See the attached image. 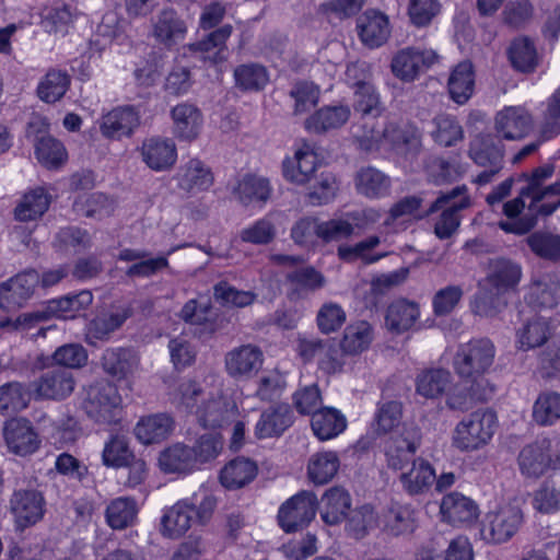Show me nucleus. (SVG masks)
I'll return each mask as SVG.
<instances>
[{
    "instance_id": "nucleus-1",
    "label": "nucleus",
    "mask_w": 560,
    "mask_h": 560,
    "mask_svg": "<svg viewBox=\"0 0 560 560\" xmlns=\"http://www.w3.org/2000/svg\"><path fill=\"white\" fill-rule=\"evenodd\" d=\"M555 173L553 164H545L533 170L530 175L526 173L517 177V182H525L522 195H532V201L527 211L516 221H500L499 228L505 233L515 235L528 234L538 223V218L551 215L560 207V179L544 186V182Z\"/></svg>"
},
{
    "instance_id": "nucleus-2",
    "label": "nucleus",
    "mask_w": 560,
    "mask_h": 560,
    "mask_svg": "<svg viewBox=\"0 0 560 560\" xmlns=\"http://www.w3.org/2000/svg\"><path fill=\"white\" fill-rule=\"evenodd\" d=\"M522 279L520 264L508 259L497 258L489 262L486 278L479 282V290L474 302V312L477 315L491 317L501 307V295L514 290Z\"/></svg>"
},
{
    "instance_id": "nucleus-3",
    "label": "nucleus",
    "mask_w": 560,
    "mask_h": 560,
    "mask_svg": "<svg viewBox=\"0 0 560 560\" xmlns=\"http://www.w3.org/2000/svg\"><path fill=\"white\" fill-rule=\"evenodd\" d=\"M495 352L489 338H474L459 345L453 358L455 374L464 382L489 383L485 375L494 363Z\"/></svg>"
},
{
    "instance_id": "nucleus-4",
    "label": "nucleus",
    "mask_w": 560,
    "mask_h": 560,
    "mask_svg": "<svg viewBox=\"0 0 560 560\" xmlns=\"http://www.w3.org/2000/svg\"><path fill=\"white\" fill-rule=\"evenodd\" d=\"M470 205L471 200L465 185L440 192L424 213L425 217H429L438 211H442L434 224L435 236L439 240H448L455 235L462 221L459 212L469 208Z\"/></svg>"
},
{
    "instance_id": "nucleus-5",
    "label": "nucleus",
    "mask_w": 560,
    "mask_h": 560,
    "mask_svg": "<svg viewBox=\"0 0 560 560\" xmlns=\"http://www.w3.org/2000/svg\"><path fill=\"white\" fill-rule=\"evenodd\" d=\"M498 427V418L490 409H479L457 423L454 445L460 451H475L490 442Z\"/></svg>"
},
{
    "instance_id": "nucleus-6",
    "label": "nucleus",
    "mask_w": 560,
    "mask_h": 560,
    "mask_svg": "<svg viewBox=\"0 0 560 560\" xmlns=\"http://www.w3.org/2000/svg\"><path fill=\"white\" fill-rule=\"evenodd\" d=\"M82 408L97 423L110 424L119 420L121 397L115 384L100 381L85 389Z\"/></svg>"
},
{
    "instance_id": "nucleus-7",
    "label": "nucleus",
    "mask_w": 560,
    "mask_h": 560,
    "mask_svg": "<svg viewBox=\"0 0 560 560\" xmlns=\"http://www.w3.org/2000/svg\"><path fill=\"white\" fill-rule=\"evenodd\" d=\"M468 155L478 166L485 168L475 179L478 185L490 183L503 168L504 148L491 133L477 135L469 143Z\"/></svg>"
},
{
    "instance_id": "nucleus-8",
    "label": "nucleus",
    "mask_w": 560,
    "mask_h": 560,
    "mask_svg": "<svg viewBox=\"0 0 560 560\" xmlns=\"http://www.w3.org/2000/svg\"><path fill=\"white\" fill-rule=\"evenodd\" d=\"M317 497L312 491H300L288 499L279 509L278 523L285 533H294L306 527L315 517Z\"/></svg>"
},
{
    "instance_id": "nucleus-9",
    "label": "nucleus",
    "mask_w": 560,
    "mask_h": 560,
    "mask_svg": "<svg viewBox=\"0 0 560 560\" xmlns=\"http://www.w3.org/2000/svg\"><path fill=\"white\" fill-rule=\"evenodd\" d=\"M33 386L38 399L63 400L73 393L75 380L71 371L43 360L40 374Z\"/></svg>"
},
{
    "instance_id": "nucleus-10",
    "label": "nucleus",
    "mask_w": 560,
    "mask_h": 560,
    "mask_svg": "<svg viewBox=\"0 0 560 560\" xmlns=\"http://www.w3.org/2000/svg\"><path fill=\"white\" fill-rule=\"evenodd\" d=\"M524 522V514L520 506L506 504L498 511L486 514L481 526L483 539L493 544L510 540Z\"/></svg>"
},
{
    "instance_id": "nucleus-11",
    "label": "nucleus",
    "mask_w": 560,
    "mask_h": 560,
    "mask_svg": "<svg viewBox=\"0 0 560 560\" xmlns=\"http://www.w3.org/2000/svg\"><path fill=\"white\" fill-rule=\"evenodd\" d=\"M9 511L18 529L23 530L38 523L46 512L42 491L33 488L15 489L9 499Z\"/></svg>"
},
{
    "instance_id": "nucleus-12",
    "label": "nucleus",
    "mask_w": 560,
    "mask_h": 560,
    "mask_svg": "<svg viewBox=\"0 0 560 560\" xmlns=\"http://www.w3.org/2000/svg\"><path fill=\"white\" fill-rule=\"evenodd\" d=\"M40 282L35 269L24 270L0 284V307L5 311L22 307L33 298Z\"/></svg>"
},
{
    "instance_id": "nucleus-13",
    "label": "nucleus",
    "mask_w": 560,
    "mask_h": 560,
    "mask_svg": "<svg viewBox=\"0 0 560 560\" xmlns=\"http://www.w3.org/2000/svg\"><path fill=\"white\" fill-rule=\"evenodd\" d=\"M439 59L432 49L407 47L399 50L392 60V72L404 82L415 81Z\"/></svg>"
},
{
    "instance_id": "nucleus-14",
    "label": "nucleus",
    "mask_w": 560,
    "mask_h": 560,
    "mask_svg": "<svg viewBox=\"0 0 560 560\" xmlns=\"http://www.w3.org/2000/svg\"><path fill=\"white\" fill-rule=\"evenodd\" d=\"M264 353L258 346L243 345L225 354V370L233 378H249L261 368Z\"/></svg>"
},
{
    "instance_id": "nucleus-15",
    "label": "nucleus",
    "mask_w": 560,
    "mask_h": 560,
    "mask_svg": "<svg viewBox=\"0 0 560 560\" xmlns=\"http://www.w3.org/2000/svg\"><path fill=\"white\" fill-rule=\"evenodd\" d=\"M26 137L28 139L32 138L35 155L38 162L46 168H58L66 162L67 151L63 144L51 136L46 135L40 128H37V122L28 124Z\"/></svg>"
},
{
    "instance_id": "nucleus-16",
    "label": "nucleus",
    "mask_w": 560,
    "mask_h": 560,
    "mask_svg": "<svg viewBox=\"0 0 560 560\" xmlns=\"http://www.w3.org/2000/svg\"><path fill=\"white\" fill-rule=\"evenodd\" d=\"M532 128V115L521 106L504 107L494 118V129L505 140H521L530 132Z\"/></svg>"
},
{
    "instance_id": "nucleus-17",
    "label": "nucleus",
    "mask_w": 560,
    "mask_h": 560,
    "mask_svg": "<svg viewBox=\"0 0 560 560\" xmlns=\"http://www.w3.org/2000/svg\"><path fill=\"white\" fill-rule=\"evenodd\" d=\"M117 259L133 262L125 271V275L130 279L150 278L168 268L166 256L152 257L145 249L122 248L119 250Z\"/></svg>"
},
{
    "instance_id": "nucleus-18",
    "label": "nucleus",
    "mask_w": 560,
    "mask_h": 560,
    "mask_svg": "<svg viewBox=\"0 0 560 560\" xmlns=\"http://www.w3.org/2000/svg\"><path fill=\"white\" fill-rule=\"evenodd\" d=\"M521 472L527 478H539L552 465L551 441L537 440L525 445L517 457Z\"/></svg>"
},
{
    "instance_id": "nucleus-19",
    "label": "nucleus",
    "mask_w": 560,
    "mask_h": 560,
    "mask_svg": "<svg viewBox=\"0 0 560 560\" xmlns=\"http://www.w3.org/2000/svg\"><path fill=\"white\" fill-rule=\"evenodd\" d=\"M358 35L364 46L373 49L383 46L390 36L389 20L377 10H366L357 19Z\"/></svg>"
},
{
    "instance_id": "nucleus-20",
    "label": "nucleus",
    "mask_w": 560,
    "mask_h": 560,
    "mask_svg": "<svg viewBox=\"0 0 560 560\" xmlns=\"http://www.w3.org/2000/svg\"><path fill=\"white\" fill-rule=\"evenodd\" d=\"M3 435L9 450L21 456L34 453L40 443L32 423L25 418L7 421Z\"/></svg>"
},
{
    "instance_id": "nucleus-21",
    "label": "nucleus",
    "mask_w": 560,
    "mask_h": 560,
    "mask_svg": "<svg viewBox=\"0 0 560 560\" xmlns=\"http://www.w3.org/2000/svg\"><path fill=\"white\" fill-rule=\"evenodd\" d=\"M294 422V415L288 404H278L265 409L255 425L257 439L279 438Z\"/></svg>"
},
{
    "instance_id": "nucleus-22",
    "label": "nucleus",
    "mask_w": 560,
    "mask_h": 560,
    "mask_svg": "<svg viewBox=\"0 0 560 560\" xmlns=\"http://www.w3.org/2000/svg\"><path fill=\"white\" fill-rule=\"evenodd\" d=\"M143 162L155 172L170 171L177 160V150L172 139L152 137L141 147Z\"/></svg>"
},
{
    "instance_id": "nucleus-23",
    "label": "nucleus",
    "mask_w": 560,
    "mask_h": 560,
    "mask_svg": "<svg viewBox=\"0 0 560 560\" xmlns=\"http://www.w3.org/2000/svg\"><path fill=\"white\" fill-rule=\"evenodd\" d=\"M288 284L287 296L290 301H299L322 289L326 284L325 276L312 266L299 267L285 275Z\"/></svg>"
},
{
    "instance_id": "nucleus-24",
    "label": "nucleus",
    "mask_w": 560,
    "mask_h": 560,
    "mask_svg": "<svg viewBox=\"0 0 560 560\" xmlns=\"http://www.w3.org/2000/svg\"><path fill=\"white\" fill-rule=\"evenodd\" d=\"M196 522V502L192 499L178 501L168 509L162 520V533L170 538L183 536Z\"/></svg>"
},
{
    "instance_id": "nucleus-25",
    "label": "nucleus",
    "mask_w": 560,
    "mask_h": 560,
    "mask_svg": "<svg viewBox=\"0 0 560 560\" xmlns=\"http://www.w3.org/2000/svg\"><path fill=\"white\" fill-rule=\"evenodd\" d=\"M103 371L117 381L126 380L138 369L139 357L131 348H107L101 358Z\"/></svg>"
},
{
    "instance_id": "nucleus-26",
    "label": "nucleus",
    "mask_w": 560,
    "mask_h": 560,
    "mask_svg": "<svg viewBox=\"0 0 560 560\" xmlns=\"http://www.w3.org/2000/svg\"><path fill=\"white\" fill-rule=\"evenodd\" d=\"M140 124L139 113L133 106H119L102 117L101 132L106 138L120 139L130 136Z\"/></svg>"
},
{
    "instance_id": "nucleus-27",
    "label": "nucleus",
    "mask_w": 560,
    "mask_h": 560,
    "mask_svg": "<svg viewBox=\"0 0 560 560\" xmlns=\"http://www.w3.org/2000/svg\"><path fill=\"white\" fill-rule=\"evenodd\" d=\"M469 386H454L446 396V406L456 411H467L476 402H486L492 398L494 387L490 383L468 382Z\"/></svg>"
},
{
    "instance_id": "nucleus-28",
    "label": "nucleus",
    "mask_w": 560,
    "mask_h": 560,
    "mask_svg": "<svg viewBox=\"0 0 560 560\" xmlns=\"http://www.w3.org/2000/svg\"><path fill=\"white\" fill-rule=\"evenodd\" d=\"M179 189L196 194L208 190L213 185V174L202 161L191 159L179 167L176 175Z\"/></svg>"
},
{
    "instance_id": "nucleus-29",
    "label": "nucleus",
    "mask_w": 560,
    "mask_h": 560,
    "mask_svg": "<svg viewBox=\"0 0 560 560\" xmlns=\"http://www.w3.org/2000/svg\"><path fill=\"white\" fill-rule=\"evenodd\" d=\"M420 317L419 304L407 299H397L386 308L385 326L396 335L410 330Z\"/></svg>"
},
{
    "instance_id": "nucleus-30",
    "label": "nucleus",
    "mask_w": 560,
    "mask_h": 560,
    "mask_svg": "<svg viewBox=\"0 0 560 560\" xmlns=\"http://www.w3.org/2000/svg\"><path fill=\"white\" fill-rule=\"evenodd\" d=\"M440 509L444 520L453 525L472 523L479 515L478 505L459 492L446 494Z\"/></svg>"
},
{
    "instance_id": "nucleus-31",
    "label": "nucleus",
    "mask_w": 560,
    "mask_h": 560,
    "mask_svg": "<svg viewBox=\"0 0 560 560\" xmlns=\"http://www.w3.org/2000/svg\"><path fill=\"white\" fill-rule=\"evenodd\" d=\"M187 33L185 21L173 9L162 10L153 23V36L162 45L172 47Z\"/></svg>"
},
{
    "instance_id": "nucleus-32",
    "label": "nucleus",
    "mask_w": 560,
    "mask_h": 560,
    "mask_svg": "<svg viewBox=\"0 0 560 560\" xmlns=\"http://www.w3.org/2000/svg\"><path fill=\"white\" fill-rule=\"evenodd\" d=\"M231 34L232 26L223 25L209 33L203 39L189 45V49L194 52H201L202 58L213 65L220 63L228 59L229 51L225 43Z\"/></svg>"
},
{
    "instance_id": "nucleus-33",
    "label": "nucleus",
    "mask_w": 560,
    "mask_h": 560,
    "mask_svg": "<svg viewBox=\"0 0 560 560\" xmlns=\"http://www.w3.org/2000/svg\"><path fill=\"white\" fill-rule=\"evenodd\" d=\"M317 155L312 151L298 150L294 158L282 162V174L285 179L298 185L308 184L315 177Z\"/></svg>"
},
{
    "instance_id": "nucleus-34",
    "label": "nucleus",
    "mask_w": 560,
    "mask_h": 560,
    "mask_svg": "<svg viewBox=\"0 0 560 560\" xmlns=\"http://www.w3.org/2000/svg\"><path fill=\"white\" fill-rule=\"evenodd\" d=\"M174 429V420L167 413H155L141 418L135 427L137 439L143 444L166 440Z\"/></svg>"
},
{
    "instance_id": "nucleus-35",
    "label": "nucleus",
    "mask_w": 560,
    "mask_h": 560,
    "mask_svg": "<svg viewBox=\"0 0 560 560\" xmlns=\"http://www.w3.org/2000/svg\"><path fill=\"white\" fill-rule=\"evenodd\" d=\"M258 474L255 462L245 457L230 460L220 471V482L228 490H237L250 483Z\"/></svg>"
},
{
    "instance_id": "nucleus-36",
    "label": "nucleus",
    "mask_w": 560,
    "mask_h": 560,
    "mask_svg": "<svg viewBox=\"0 0 560 560\" xmlns=\"http://www.w3.org/2000/svg\"><path fill=\"white\" fill-rule=\"evenodd\" d=\"M195 452L190 446L183 443H175L163 452L159 457L161 470L166 474H187L198 467L195 459Z\"/></svg>"
},
{
    "instance_id": "nucleus-37",
    "label": "nucleus",
    "mask_w": 560,
    "mask_h": 560,
    "mask_svg": "<svg viewBox=\"0 0 560 560\" xmlns=\"http://www.w3.org/2000/svg\"><path fill=\"white\" fill-rule=\"evenodd\" d=\"M174 121V135L185 141L196 139L202 125L201 112L192 104L182 103L171 112Z\"/></svg>"
},
{
    "instance_id": "nucleus-38",
    "label": "nucleus",
    "mask_w": 560,
    "mask_h": 560,
    "mask_svg": "<svg viewBox=\"0 0 560 560\" xmlns=\"http://www.w3.org/2000/svg\"><path fill=\"white\" fill-rule=\"evenodd\" d=\"M351 509V497L341 487H332L322 497L320 517L327 525L341 523Z\"/></svg>"
},
{
    "instance_id": "nucleus-39",
    "label": "nucleus",
    "mask_w": 560,
    "mask_h": 560,
    "mask_svg": "<svg viewBox=\"0 0 560 560\" xmlns=\"http://www.w3.org/2000/svg\"><path fill=\"white\" fill-rule=\"evenodd\" d=\"M390 178L375 167L360 168L354 176V187L359 195L378 199L389 195Z\"/></svg>"
},
{
    "instance_id": "nucleus-40",
    "label": "nucleus",
    "mask_w": 560,
    "mask_h": 560,
    "mask_svg": "<svg viewBox=\"0 0 560 560\" xmlns=\"http://www.w3.org/2000/svg\"><path fill=\"white\" fill-rule=\"evenodd\" d=\"M347 105L324 106L305 120V128L315 133L327 132L343 126L350 117Z\"/></svg>"
},
{
    "instance_id": "nucleus-41",
    "label": "nucleus",
    "mask_w": 560,
    "mask_h": 560,
    "mask_svg": "<svg viewBox=\"0 0 560 560\" xmlns=\"http://www.w3.org/2000/svg\"><path fill=\"white\" fill-rule=\"evenodd\" d=\"M311 427L314 434L320 441H327L338 436L347 428L346 417L331 407L320 408L313 412Z\"/></svg>"
},
{
    "instance_id": "nucleus-42",
    "label": "nucleus",
    "mask_w": 560,
    "mask_h": 560,
    "mask_svg": "<svg viewBox=\"0 0 560 560\" xmlns=\"http://www.w3.org/2000/svg\"><path fill=\"white\" fill-rule=\"evenodd\" d=\"M508 58L512 67L522 73H532L539 65L535 43L527 36H518L511 42Z\"/></svg>"
},
{
    "instance_id": "nucleus-43",
    "label": "nucleus",
    "mask_w": 560,
    "mask_h": 560,
    "mask_svg": "<svg viewBox=\"0 0 560 560\" xmlns=\"http://www.w3.org/2000/svg\"><path fill=\"white\" fill-rule=\"evenodd\" d=\"M447 88L451 98L459 104H465L474 94L475 72L471 62H459L451 72Z\"/></svg>"
},
{
    "instance_id": "nucleus-44",
    "label": "nucleus",
    "mask_w": 560,
    "mask_h": 560,
    "mask_svg": "<svg viewBox=\"0 0 560 560\" xmlns=\"http://www.w3.org/2000/svg\"><path fill=\"white\" fill-rule=\"evenodd\" d=\"M51 196L43 188L37 187L24 194L14 209V218L20 222L34 221L43 217L48 210Z\"/></svg>"
},
{
    "instance_id": "nucleus-45",
    "label": "nucleus",
    "mask_w": 560,
    "mask_h": 560,
    "mask_svg": "<svg viewBox=\"0 0 560 560\" xmlns=\"http://www.w3.org/2000/svg\"><path fill=\"white\" fill-rule=\"evenodd\" d=\"M560 300V281L549 277L535 280L528 288L527 303L538 310H551Z\"/></svg>"
},
{
    "instance_id": "nucleus-46",
    "label": "nucleus",
    "mask_w": 560,
    "mask_h": 560,
    "mask_svg": "<svg viewBox=\"0 0 560 560\" xmlns=\"http://www.w3.org/2000/svg\"><path fill=\"white\" fill-rule=\"evenodd\" d=\"M339 467L340 460L336 452H318L308 459L307 477L314 485L323 486L332 480Z\"/></svg>"
},
{
    "instance_id": "nucleus-47",
    "label": "nucleus",
    "mask_w": 560,
    "mask_h": 560,
    "mask_svg": "<svg viewBox=\"0 0 560 560\" xmlns=\"http://www.w3.org/2000/svg\"><path fill=\"white\" fill-rule=\"evenodd\" d=\"M399 480L407 493L416 495L429 490L435 480V471L427 460L418 458L409 471L399 476Z\"/></svg>"
},
{
    "instance_id": "nucleus-48",
    "label": "nucleus",
    "mask_w": 560,
    "mask_h": 560,
    "mask_svg": "<svg viewBox=\"0 0 560 560\" xmlns=\"http://www.w3.org/2000/svg\"><path fill=\"white\" fill-rule=\"evenodd\" d=\"M524 243L538 258L558 264L560 262V235L548 231H536L529 233Z\"/></svg>"
},
{
    "instance_id": "nucleus-49",
    "label": "nucleus",
    "mask_w": 560,
    "mask_h": 560,
    "mask_svg": "<svg viewBox=\"0 0 560 560\" xmlns=\"http://www.w3.org/2000/svg\"><path fill=\"white\" fill-rule=\"evenodd\" d=\"M428 127L433 140L443 147L455 145L464 138L462 126L455 117L448 114L436 115Z\"/></svg>"
},
{
    "instance_id": "nucleus-50",
    "label": "nucleus",
    "mask_w": 560,
    "mask_h": 560,
    "mask_svg": "<svg viewBox=\"0 0 560 560\" xmlns=\"http://www.w3.org/2000/svg\"><path fill=\"white\" fill-rule=\"evenodd\" d=\"M139 509L135 499L120 497L114 499L106 508L107 524L113 529H125L133 526Z\"/></svg>"
},
{
    "instance_id": "nucleus-51",
    "label": "nucleus",
    "mask_w": 560,
    "mask_h": 560,
    "mask_svg": "<svg viewBox=\"0 0 560 560\" xmlns=\"http://www.w3.org/2000/svg\"><path fill=\"white\" fill-rule=\"evenodd\" d=\"M233 408L223 397L208 400L196 410L197 420L203 428H221L230 421Z\"/></svg>"
},
{
    "instance_id": "nucleus-52",
    "label": "nucleus",
    "mask_w": 560,
    "mask_h": 560,
    "mask_svg": "<svg viewBox=\"0 0 560 560\" xmlns=\"http://www.w3.org/2000/svg\"><path fill=\"white\" fill-rule=\"evenodd\" d=\"M234 194L243 205L254 201L266 202L270 198L269 180L253 174H246L237 184Z\"/></svg>"
},
{
    "instance_id": "nucleus-53",
    "label": "nucleus",
    "mask_w": 560,
    "mask_h": 560,
    "mask_svg": "<svg viewBox=\"0 0 560 560\" xmlns=\"http://www.w3.org/2000/svg\"><path fill=\"white\" fill-rule=\"evenodd\" d=\"M31 394L27 387L19 382H9L0 386V415L10 416L28 406Z\"/></svg>"
},
{
    "instance_id": "nucleus-54",
    "label": "nucleus",
    "mask_w": 560,
    "mask_h": 560,
    "mask_svg": "<svg viewBox=\"0 0 560 560\" xmlns=\"http://www.w3.org/2000/svg\"><path fill=\"white\" fill-rule=\"evenodd\" d=\"M452 375L445 369H430L420 373L417 377V393L425 398L441 396L451 384Z\"/></svg>"
},
{
    "instance_id": "nucleus-55",
    "label": "nucleus",
    "mask_w": 560,
    "mask_h": 560,
    "mask_svg": "<svg viewBox=\"0 0 560 560\" xmlns=\"http://www.w3.org/2000/svg\"><path fill=\"white\" fill-rule=\"evenodd\" d=\"M384 526L394 536L411 534L417 527L415 511L408 505H392L384 515Z\"/></svg>"
},
{
    "instance_id": "nucleus-56",
    "label": "nucleus",
    "mask_w": 560,
    "mask_h": 560,
    "mask_svg": "<svg viewBox=\"0 0 560 560\" xmlns=\"http://www.w3.org/2000/svg\"><path fill=\"white\" fill-rule=\"evenodd\" d=\"M235 84L243 91L262 90L269 81L266 67L250 62L240 65L234 69Z\"/></svg>"
},
{
    "instance_id": "nucleus-57",
    "label": "nucleus",
    "mask_w": 560,
    "mask_h": 560,
    "mask_svg": "<svg viewBox=\"0 0 560 560\" xmlns=\"http://www.w3.org/2000/svg\"><path fill=\"white\" fill-rule=\"evenodd\" d=\"M48 318L43 310L22 313L16 317H5L0 319V329L11 332L26 335L34 329L44 335V328L40 324L47 322Z\"/></svg>"
},
{
    "instance_id": "nucleus-58",
    "label": "nucleus",
    "mask_w": 560,
    "mask_h": 560,
    "mask_svg": "<svg viewBox=\"0 0 560 560\" xmlns=\"http://www.w3.org/2000/svg\"><path fill=\"white\" fill-rule=\"evenodd\" d=\"M73 209L83 217L102 220L112 214L114 203L105 194L93 192L78 198L73 203Z\"/></svg>"
},
{
    "instance_id": "nucleus-59",
    "label": "nucleus",
    "mask_w": 560,
    "mask_h": 560,
    "mask_svg": "<svg viewBox=\"0 0 560 560\" xmlns=\"http://www.w3.org/2000/svg\"><path fill=\"white\" fill-rule=\"evenodd\" d=\"M548 336V322L538 315L528 318L526 324L517 330L518 343L524 350L541 346L547 341Z\"/></svg>"
},
{
    "instance_id": "nucleus-60",
    "label": "nucleus",
    "mask_w": 560,
    "mask_h": 560,
    "mask_svg": "<svg viewBox=\"0 0 560 560\" xmlns=\"http://www.w3.org/2000/svg\"><path fill=\"white\" fill-rule=\"evenodd\" d=\"M70 85V78L61 70H49L37 88V94L46 103L59 101Z\"/></svg>"
},
{
    "instance_id": "nucleus-61",
    "label": "nucleus",
    "mask_w": 560,
    "mask_h": 560,
    "mask_svg": "<svg viewBox=\"0 0 560 560\" xmlns=\"http://www.w3.org/2000/svg\"><path fill=\"white\" fill-rule=\"evenodd\" d=\"M44 360L52 365H59L71 371L85 365L88 352L80 343H66L58 347L50 357Z\"/></svg>"
},
{
    "instance_id": "nucleus-62",
    "label": "nucleus",
    "mask_w": 560,
    "mask_h": 560,
    "mask_svg": "<svg viewBox=\"0 0 560 560\" xmlns=\"http://www.w3.org/2000/svg\"><path fill=\"white\" fill-rule=\"evenodd\" d=\"M402 417V405L397 400L378 402L372 428L377 435H383L396 428Z\"/></svg>"
},
{
    "instance_id": "nucleus-63",
    "label": "nucleus",
    "mask_w": 560,
    "mask_h": 560,
    "mask_svg": "<svg viewBox=\"0 0 560 560\" xmlns=\"http://www.w3.org/2000/svg\"><path fill=\"white\" fill-rule=\"evenodd\" d=\"M533 418L540 425H549L560 419V394L542 392L533 407Z\"/></svg>"
},
{
    "instance_id": "nucleus-64",
    "label": "nucleus",
    "mask_w": 560,
    "mask_h": 560,
    "mask_svg": "<svg viewBox=\"0 0 560 560\" xmlns=\"http://www.w3.org/2000/svg\"><path fill=\"white\" fill-rule=\"evenodd\" d=\"M353 95V109L363 119L377 118L382 115L384 107L374 84L363 85L360 90H355Z\"/></svg>"
}]
</instances>
